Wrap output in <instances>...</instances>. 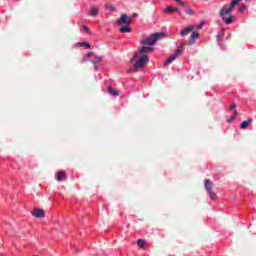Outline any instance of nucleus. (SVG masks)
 <instances>
[{"instance_id":"f257e3e1","label":"nucleus","mask_w":256,"mask_h":256,"mask_svg":"<svg viewBox=\"0 0 256 256\" xmlns=\"http://www.w3.org/2000/svg\"><path fill=\"white\" fill-rule=\"evenodd\" d=\"M233 9H235V6H232L230 4L229 6H223L220 10V17L222 21H224V23H226L227 25H231V23H233V16H230Z\"/></svg>"},{"instance_id":"f03ea898","label":"nucleus","mask_w":256,"mask_h":256,"mask_svg":"<svg viewBox=\"0 0 256 256\" xmlns=\"http://www.w3.org/2000/svg\"><path fill=\"white\" fill-rule=\"evenodd\" d=\"M134 61L136 62L134 63L133 67L128 71V73H131L132 71L137 73L139 69H143L147 65V63H149V56H139Z\"/></svg>"},{"instance_id":"7ed1b4c3","label":"nucleus","mask_w":256,"mask_h":256,"mask_svg":"<svg viewBox=\"0 0 256 256\" xmlns=\"http://www.w3.org/2000/svg\"><path fill=\"white\" fill-rule=\"evenodd\" d=\"M161 37H167V34L163 32L154 33L150 35L148 38L141 40V44L152 47V45H155V43H157V41H159Z\"/></svg>"},{"instance_id":"20e7f679","label":"nucleus","mask_w":256,"mask_h":256,"mask_svg":"<svg viewBox=\"0 0 256 256\" xmlns=\"http://www.w3.org/2000/svg\"><path fill=\"white\" fill-rule=\"evenodd\" d=\"M154 49L149 46H143L135 55L134 57L130 60L131 63H134L135 60L138 57H143L144 53H153Z\"/></svg>"},{"instance_id":"39448f33","label":"nucleus","mask_w":256,"mask_h":256,"mask_svg":"<svg viewBox=\"0 0 256 256\" xmlns=\"http://www.w3.org/2000/svg\"><path fill=\"white\" fill-rule=\"evenodd\" d=\"M183 46H179L176 50V52L166 60V62L164 63V66L167 67V65H169L170 63H173V61H175V59H177V57H179V55H181L183 53Z\"/></svg>"},{"instance_id":"423d86ee","label":"nucleus","mask_w":256,"mask_h":256,"mask_svg":"<svg viewBox=\"0 0 256 256\" xmlns=\"http://www.w3.org/2000/svg\"><path fill=\"white\" fill-rule=\"evenodd\" d=\"M116 25H131V18H128L127 14H121Z\"/></svg>"},{"instance_id":"0eeeda50","label":"nucleus","mask_w":256,"mask_h":256,"mask_svg":"<svg viewBox=\"0 0 256 256\" xmlns=\"http://www.w3.org/2000/svg\"><path fill=\"white\" fill-rule=\"evenodd\" d=\"M199 39V32L197 30L192 31L190 38L188 40V45L191 47V45H195V41Z\"/></svg>"},{"instance_id":"6e6552de","label":"nucleus","mask_w":256,"mask_h":256,"mask_svg":"<svg viewBox=\"0 0 256 256\" xmlns=\"http://www.w3.org/2000/svg\"><path fill=\"white\" fill-rule=\"evenodd\" d=\"M33 217H36L37 219H43L45 217V211L42 209L36 208L34 211H32Z\"/></svg>"},{"instance_id":"1a4fd4ad","label":"nucleus","mask_w":256,"mask_h":256,"mask_svg":"<svg viewBox=\"0 0 256 256\" xmlns=\"http://www.w3.org/2000/svg\"><path fill=\"white\" fill-rule=\"evenodd\" d=\"M194 29H195V26H193V25H190V26H188V27L182 29V30L180 31L181 37H187V35H189V33H192V31H193Z\"/></svg>"},{"instance_id":"9d476101","label":"nucleus","mask_w":256,"mask_h":256,"mask_svg":"<svg viewBox=\"0 0 256 256\" xmlns=\"http://www.w3.org/2000/svg\"><path fill=\"white\" fill-rule=\"evenodd\" d=\"M173 11H176L177 13H179V15H181V11H179L178 8H175L172 6L166 7V9L164 10V13L169 14V13H173Z\"/></svg>"},{"instance_id":"9b49d317","label":"nucleus","mask_w":256,"mask_h":256,"mask_svg":"<svg viewBox=\"0 0 256 256\" xmlns=\"http://www.w3.org/2000/svg\"><path fill=\"white\" fill-rule=\"evenodd\" d=\"M205 189L207 192L213 191V182L209 181V179L205 180Z\"/></svg>"},{"instance_id":"f8f14e48","label":"nucleus","mask_w":256,"mask_h":256,"mask_svg":"<svg viewBox=\"0 0 256 256\" xmlns=\"http://www.w3.org/2000/svg\"><path fill=\"white\" fill-rule=\"evenodd\" d=\"M67 179V173L65 171H60L57 176V181H63Z\"/></svg>"},{"instance_id":"ddd939ff","label":"nucleus","mask_w":256,"mask_h":256,"mask_svg":"<svg viewBox=\"0 0 256 256\" xmlns=\"http://www.w3.org/2000/svg\"><path fill=\"white\" fill-rule=\"evenodd\" d=\"M107 91L110 95H113L114 97H118L119 95V92L111 86L108 87Z\"/></svg>"},{"instance_id":"4468645a","label":"nucleus","mask_w":256,"mask_h":256,"mask_svg":"<svg viewBox=\"0 0 256 256\" xmlns=\"http://www.w3.org/2000/svg\"><path fill=\"white\" fill-rule=\"evenodd\" d=\"M90 15L92 17H95V16L99 15V7H92L90 9Z\"/></svg>"},{"instance_id":"2eb2a0df","label":"nucleus","mask_w":256,"mask_h":256,"mask_svg":"<svg viewBox=\"0 0 256 256\" xmlns=\"http://www.w3.org/2000/svg\"><path fill=\"white\" fill-rule=\"evenodd\" d=\"M120 33H131V31H133V29H131V27L128 26H124L122 28H120Z\"/></svg>"},{"instance_id":"dca6fc26","label":"nucleus","mask_w":256,"mask_h":256,"mask_svg":"<svg viewBox=\"0 0 256 256\" xmlns=\"http://www.w3.org/2000/svg\"><path fill=\"white\" fill-rule=\"evenodd\" d=\"M251 123V120H248V121H243L241 124H240V129H247V127H249V124Z\"/></svg>"},{"instance_id":"f3484780","label":"nucleus","mask_w":256,"mask_h":256,"mask_svg":"<svg viewBox=\"0 0 256 256\" xmlns=\"http://www.w3.org/2000/svg\"><path fill=\"white\" fill-rule=\"evenodd\" d=\"M78 45L80 47H85L86 49H91V44H89L88 42H79Z\"/></svg>"},{"instance_id":"a211bd4d","label":"nucleus","mask_w":256,"mask_h":256,"mask_svg":"<svg viewBox=\"0 0 256 256\" xmlns=\"http://www.w3.org/2000/svg\"><path fill=\"white\" fill-rule=\"evenodd\" d=\"M136 243H137V245H138V247H145V245L147 244V242H145V240H143V239H138L137 241H136Z\"/></svg>"},{"instance_id":"6ab92c4d","label":"nucleus","mask_w":256,"mask_h":256,"mask_svg":"<svg viewBox=\"0 0 256 256\" xmlns=\"http://www.w3.org/2000/svg\"><path fill=\"white\" fill-rule=\"evenodd\" d=\"M208 195H209L210 199H212L214 201L217 199V194H215V192H213V190L208 191Z\"/></svg>"},{"instance_id":"aec40b11","label":"nucleus","mask_w":256,"mask_h":256,"mask_svg":"<svg viewBox=\"0 0 256 256\" xmlns=\"http://www.w3.org/2000/svg\"><path fill=\"white\" fill-rule=\"evenodd\" d=\"M185 13L187 14V15H193V10L190 8V7H185Z\"/></svg>"},{"instance_id":"412c9836","label":"nucleus","mask_w":256,"mask_h":256,"mask_svg":"<svg viewBox=\"0 0 256 256\" xmlns=\"http://www.w3.org/2000/svg\"><path fill=\"white\" fill-rule=\"evenodd\" d=\"M245 11H247V6H240L239 7V12L240 13H245Z\"/></svg>"},{"instance_id":"4be33fe9","label":"nucleus","mask_w":256,"mask_h":256,"mask_svg":"<svg viewBox=\"0 0 256 256\" xmlns=\"http://www.w3.org/2000/svg\"><path fill=\"white\" fill-rule=\"evenodd\" d=\"M83 30L88 33V35H91V29H89V27H87L86 25L83 26Z\"/></svg>"},{"instance_id":"5701e85b","label":"nucleus","mask_w":256,"mask_h":256,"mask_svg":"<svg viewBox=\"0 0 256 256\" xmlns=\"http://www.w3.org/2000/svg\"><path fill=\"white\" fill-rule=\"evenodd\" d=\"M100 61H101V57H98V58L92 60V63H93L94 65H97V63H100Z\"/></svg>"},{"instance_id":"b1692460","label":"nucleus","mask_w":256,"mask_h":256,"mask_svg":"<svg viewBox=\"0 0 256 256\" xmlns=\"http://www.w3.org/2000/svg\"><path fill=\"white\" fill-rule=\"evenodd\" d=\"M237 107V105L235 104V102H232V104L230 105V109L234 111L236 110L235 108Z\"/></svg>"},{"instance_id":"393cba45","label":"nucleus","mask_w":256,"mask_h":256,"mask_svg":"<svg viewBox=\"0 0 256 256\" xmlns=\"http://www.w3.org/2000/svg\"><path fill=\"white\" fill-rule=\"evenodd\" d=\"M176 3H178V5H182V7L185 6V3H183V0H176Z\"/></svg>"},{"instance_id":"a878e982","label":"nucleus","mask_w":256,"mask_h":256,"mask_svg":"<svg viewBox=\"0 0 256 256\" xmlns=\"http://www.w3.org/2000/svg\"><path fill=\"white\" fill-rule=\"evenodd\" d=\"M137 15H138V14H137V13H135V12L131 15V17H130L131 22L133 21V19H135V17H137Z\"/></svg>"},{"instance_id":"bb28decb","label":"nucleus","mask_w":256,"mask_h":256,"mask_svg":"<svg viewBox=\"0 0 256 256\" xmlns=\"http://www.w3.org/2000/svg\"><path fill=\"white\" fill-rule=\"evenodd\" d=\"M233 121H235V116H232L228 119V123H232Z\"/></svg>"},{"instance_id":"cd10ccee","label":"nucleus","mask_w":256,"mask_h":256,"mask_svg":"<svg viewBox=\"0 0 256 256\" xmlns=\"http://www.w3.org/2000/svg\"><path fill=\"white\" fill-rule=\"evenodd\" d=\"M238 114H239V112H237V110H234V114L232 115V117H234V119H236Z\"/></svg>"},{"instance_id":"c85d7f7f","label":"nucleus","mask_w":256,"mask_h":256,"mask_svg":"<svg viewBox=\"0 0 256 256\" xmlns=\"http://www.w3.org/2000/svg\"><path fill=\"white\" fill-rule=\"evenodd\" d=\"M108 9L109 11H115V6H109Z\"/></svg>"},{"instance_id":"c756f323","label":"nucleus","mask_w":256,"mask_h":256,"mask_svg":"<svg viewBox=\"0 0 256 256\" xmlns=\"http://www.w3.org/2000/svg\"><path fill=\"white\" fill-rule=\"evenodd\" d=\"M203 25H205V23L201 22L200 25H198V26L196 27V29H201V27H202Z\"/></svg>"},{"instance_id":"7c9ffc66","label":"nucleus","mask_w":256,"mask_h":256,"mask_svg":"<svg viewBox=\"0 0 256 256\" xmlns=\"http://www.w3.org/2000/svg\"><path fill=\"white\" fill-rule=\"evenodd\" d=\"M82 63H87V59H86V58H83V59H82Z\"/></svg>"},{"instance_id":"2f4dec72","label":"nucleus","mask_w":256,"mask_h":256,"mask_svg":"<svg viewBox=\"0 0 256 256\" xmlns=\"http://www.w3.org/2000/svg\"><path fill=\"white\" fill-rule=\"evenodd\" d=\"M91 55H93V52L88 53V57H91Z\"/></svg>"}]
</instances>
